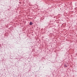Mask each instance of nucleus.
<instances>
[{
    "label": "nucleus",
    "instance_id": "f257e3e1",
    "mask_svg": "<svg viewBox=\"0 0 77 77\" xmlns=\"http://www.w3.org/2000/svg\"><path fill=\"white\" fill-rule=\"evenodd\" d=\"M29 24L30 25H32V24H33V23H32V22H31L29 23Z\"/></svg>",
    "mask_w": 77,
    "mask_h": 77
},
{
    "label": "nucleus",
    "instance_id": "f03ea898",
    "mask_svg": "<svg viewBox=\"0 0 77 77\" xmlns=\"http://www.w3.org/2000/svg\"><path fill=\"white\" fill-rule=\"evenodd\" d=\"M64 66H65V67H67V66H66L65 65Z\"/></svg>",
    "mask_w": 77,
    "mask_h": 77
}]
</instances>
